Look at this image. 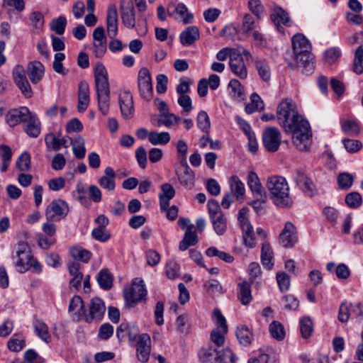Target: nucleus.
<instances>
[{"label": "nucleus", "mask_w": 363, "mask_h": 363, "mask_svg": "<svg viewBox=\"0 0 363 363\" xmlns=\"http://www.w3.org/2000/svg\"><path fill=\"white\" fill-rule=\"evenodd\" d=\"M266 186L269 192L270 199L276 206L284 208L292 205L289 185L284 177L272 176L267 179Z\"/></svg>", "instance_id": "obj_3"}, {"label": "nucleus", "mask_w": 363, "mask_h": 363, "mask_svg": "<svg viewBox=\"0 0 363 363\" xmlns=\"http://www.w3.org/2000/svg\"><path fill=\"white\" fill-rule=\"evenodd\" d=\"M243 242L245 247L254 248L259 246V241L257 240V236L255 235L253 230L250 232L242 233Z\"/></svg>", "instance_id": "obj_58"}, {"label": "nucleus", "mask_w": 363, "mask_h": 363, "mask_svg": "<svg viewBox=\"0 0 363 363\" xmlns=\"http://www.w3.org/2000/svg\"><path fill=\"white\" fill-rule=\"evenodd\" d=\"M170 113H163L159 117L152 118L151 122L152 125L156 127H160L162 125H164L167 128H169L172 125V121H171L169 116Z\"/></svg>", "instance_id": "obj_61"}, {"label": "nucleus", "mask_w": 363, "mask_h": 363, "mask_svg": "<svg viewBox=\"0 0 363 363\" xmlns=\"http://www.w3.org/2000/svg\"><path fill=\"white\" fill-rule=\"evenodd\" d=\"M198 242V236L196 234V230H192L190 227L187 232H185L182 240L179 243V250H187L189 247L194 246Z\"/></svg>", "instance_id": "obj_37"}, {"label": "nucleus", "mask_w": 363, "mask_h": 363, "mask_svg": "<svg viewBox=\"0 0 363 363\" xmlns=\"http://www.w3.org/2000/svg\"><path fill=\"white\" fill-rule=\"evenodd\" d=\"M148 140L153 145H166L170 140V135L167 132L151 131L148 135Z\"/></svg>", "instance_id": "obj_39"}, {"label": "nucleus", "mask_w": 363, "mask_h": 363, "mask_svg": "<svg viewBox=\"0 0 363 363\" xmlns=\"http://www.w3.org/2000/svg\"><path fill=\"white\" fill-rule=\"evenodd\" d=\"M325 220L332 225H335L337 223L340 213L338 211L332 206H325L322 211Z\"/></svg>", "instance_id": "obj_49"}, {"label": "nucleus", "mask_w": 363, "mask_h": 363, "mask_svg": "<svg viewBox=\"0 0 363 363\" xmlns=\"http://www.w3.org/2000/svg\"><path fill=\"white\" fill-rule=\"evenodd\" d=\"M115 177L116 173L113 169L107 167L104 169V175L98 179V183L103 189L112 191L116 187Z\"/></svg>", "instance_id": "obj_24"}, {"label": "nucleus", "mask_w": 363, "mask_h": 363, "mask_svg": "<svg viewBox=\"0 0 363 363\" xmlns=\"http://www.w3.org/2000/svg\"><path fill=\"white\" fill-rule=\"evenodd\" d=\"M138 88L140 95L143 99L151 100L153 95L152 78L149 69L146 67L141 68L138 72Z\"/></svg>", "instance_id": "obj_7"}, {"label": "nucleus", "mask_w": 363, "mask_h": 363, "mask_svg": "<svg viewBox=\"0 0 363 363\" xmlns=\"http://www.w3.org/2000/svg\"><path fill=\"white\" fill-rule=\"evenodd\" d=\"M298 242L297 230L295 225L288 221L279 236V242L282 247L292 248Z\"/></svg>", "instance_id": "obj_10"}, {"label": "nucleus", "mask_w": 363, "mask_h": 363, "mask_svg": "<svg viewBox=\"0 0 363 363\" xmlns=\"http://www.w3.org/2000/svg\"><path fill=\"white\" fill-rule=\"evenodd\" d=\"M271 19L278 28L281 24L286 26H290L289 14L280 7L274 9L273 13L271 15Z\"/></svg>", "instance_id": "obj_36"}, {"label": "nucleus", "mask_w": 363, "mask_h": 363, "mask_svg": "<svg viewBox=\"0 0 363 363\" xmlns=\"http://www.w3.org/2000/svg\"><path fill=\"white\" fill-rule=\"evenodd\" d=\"M118 18L115 4H110L107 9L106 30L110 38H115L118 34Z\"/></svg>", "instance_id": "obj_15"}, {"label": "nucleus", "mask_w": 363, "mask_h": 363, "mask_svg": "<svg viewBox=\"0 0 363 363\" xmlns=\"http://www.w3.org/2000/svg\"><path fill=\"white\" fill-rule=\"evenodd\" d=\"M30 26L35 30H42L44 26V16L39 11H34L29 17Z\"/></svg>", "instance_id": "obj_59"}, {"label": "nucleus", "mask_w": 363, "mask_h": 363, "mask_svg": "<svg viewBox=\"0 0 363 363\" xmlns=\"http://www.w3.org/2000/svg\"><path fill=\"white\" fill-rule=\"evenodd\" d=\"M216 233L218 235H223L227 229V219L224 214L210 218Z\"/></svg>", "instance_id": "obj_41"}, {"label": "nucleus", "mask_w": 363, "mask_h": 363, "mask_svg": "<svg viewBox=\"0 0 363 363\" xmlns=\"http://www.w3.org/2000/svg\"><path fill=\"white\" fill-rule=\"evenodd\" d=\"M94 82L99 110L102 115L106 116L110 106V86L106 69L101 62L95 66Z\"/></svg>", "instance_id": "obj_2"}, {"label": "nucleus", "mask_w": 363, "mask_h": 363, "mask_svg": "<svg viewBox=\"0 0 363 363\" xmlns=\"http://www.w3.org/2000/svg\"><path fill=\"white\" fill-rule=\"evenodd\" d=\"M46 147L55 151L60 150L62 147H67V139L66 138H59L54 133H50L45 137Z\"/></svg>", "instance_id": "obj_29"}, {"label": "nucleus", "mask_w": 363, "mask_h": 363, "mask_svg": "<svg viewBox=\"0 0 363 363\" xmlns=\"http://www.w3.org/2000/svg\"><path fill=\"white\" fill-rule=\"evenodd\" d=\"M269 330L272 337L279 341L284 340L285 337L286 333L284 325L279 321L274 320L271 323L269 326Z\"/></svg>", "instance_id": "obj_44"}, {"label": "nucleus", "mask_w": 363, "mask_h": 363, "mask_svg": "<svg viewBox=\"0 0 363 363\" xmlns=\"http://www.w3.org/2000/svg\"><path fill=\"white\" fill-rule=\"evenodd\" d=\"M168 12L169 16L178 14L184 24L191 23L194 18L191 13H188L186 6L182 3L169 6Z\"/></svg>", "instance_id": "obj_25"}, {"label": "nucleus", "mask_w": 363, "mask_h": 363, "mask_svg": "<svg viewBox=\"0 0 363 363\" xmlns=\"http://www.w3.org/2000/svg\"><path fill=\"white\" fill-rule=\"evenodd\" d=\"M25 123H27L25 127L26 133L33 138H37L40 133V123L35 113L30 112V117Z\"/></svg>", "instance_id": "obj_32"}, {"label": "nucleus", "mask_w": 363, "mask_h": 363, "mask_svg": "<svg viewBox=\"0 0 363 363\" xmlns=\"http://www.w3.org/2000/svg\"><path fill=\"white\" fill-rule=\"evenodd\" d=\"M175 196V190L173 186L165 183L161 186V193L159 194L160 206L162 212L166 211L169 206V201Z\"/></svg>", "instance_id": "obj_22"}, {"label": "nucleus", "mask_w": 363, "mask_h": 363, "mask_svg": "<svg viewBox=\"0 0 363 363\" xmlns=\"http://www.w3.org/2000/svg\"><path fill=\"white\" fill-rule=\"evenodd\" d=\"M262 143L268 152H277L281 143V135L279 130L276 127L265 128L262 133Z\"/></svg>", "instance_id": "obj_8"}, {"label": "nucleus", "mask_w": 363, "mask_h": 363, "mask_svg": "<svg viewBox=\"0 0 363 363\" xmlns=\"http://www.w3.org/2000/svg\"><path fill=\"white\" fill-rule=\"evenodd\" d=\"M119 105L122 115L130 118L133 114V101L130 91H125L119 95Z\"/></svg>", "instance_id": "obj_19"}, {"label": "nucleus", "mask_w": 363, "mask_h": 363, "mask_svg": "<svg viewBox=\"0 0 363 363\" xmlns=\"http://www.w3.org/2000/svg\"><path fill=\"white\" fill-rule=\"evenodd\" d=\"M277 118L284 130L292 134V142L298 150L306 151L309 148L312 137L309 123L298 113L291 99H286L279 104Z\"/></svg>", "instance_id": "obj_1"}, {"label": "nucleus", "mask_w": 363, "mask_h": 363, "mask_svg": "<svg viewBox=\"0 0 363 363\" xmlns=\"http://www.w3.org/2000/svg\"><path fill=\"white\" fill-rule=\"evenodd\" d=\"M105 311L104 301L99 298H93L91 300L89 313H86V310H85L84 320L88 323H92L94 320H100L104 316Z\"/></svg>", "instance_id": "obj_12"}, {"label": "nucleus", "mask_w": 363, "mask_h": 363, "mask_svg": "<svg viewBox=\"0 0 363 363\" xmlns=\"http://www.w3.org/2000/svg\"><path fill=\"white\" fill-rule=\"evenodd\" d=\"M176 174L179 182L189 189L194 185V172L189 167L185 158H182L180 166L176 168Z\"/></svg>", "instance_id": "obj_11"}, {"label": "nucleus", "mask_w": 363, "mask_h": 363, "mask_svg": "<svg viewBox=\"0 0 363 363\" xmlns=\"http://www.w3.org/2000/svg\"><path fill=\"white\" fill-rule=\"evenodd\" d=\"M147 290L144 281L140 278H135L132 286L124 289L123 296L129 307L135 305L145 298Z\"/></svg>", "instance_id": "obj_4"}, {"label": "nucleus", "mask_w": 363, "mask_h": 363, "mask_svg": "<svg viewBox=\"0 0 363 363\" xmlns=\"http://www.w3.org/2000/svg\"><path fill=\"white\" fill-rule=\"evenodd\" d=\"M196 124L198 128L203 132L208 133L211 123L209 117L206 111H201L199 112L196 118Z\"/></svg>", "instance_id": "obj_51"}, {"label": "nucleus", "mask_w": 363, "mask_h": 363, "mask_svg": "<svg viewBox=\"0 0 363 363\" xmlns=\"http://www.w3.org/2000/svg\"><path fill=\"white\" fill-rule=\"evenodd\" d=\"M292 46L294 54L311 50V45L309 40L301 33L293 36Z\"/></svg>", "instance_id": "obj_28"}, {"label": "nucleus", "mask_w": 363, "mask_h": 363, "mask_svg": "<svg viewBox=\"0 0 363 363\" xmlns=\"http://www.w3.org/2000/svg\"><path fill=\"white\" fill-rule=\"evenodd\" d=\"M150 337L147 333H143L139 335L136 344L137 357L141 362L148 361L151 351Z\"/></svg>", "instance_id": "obj_14"}, {"label": "nucleus", "mask_w": 363, "mask_h": 363, "mask_svg": "<svg viewBox=\"0 0 363 363\" xmlns=\"http://www.w3.org/2000/svg\"><path fill=\"white\" fill-rule=\"evenodd\" d=\"M69 211L68 203L62 199L52 201L45 209L48 220L60 221L65 218Z\"/></svg>", "instance_id": "obj_6"}, {"label": "nucleus", "mask_w": 363, "mask_h": 363, "mask_svg": "<svg viewBox=\"0 0 363 363\" xmlns=\"http://www.w3.org/2000/svg\"><path fill=\"white\" fill-rule=\"evenodd\" d=\"M353 176L347 172L340 173L337 177L339 186L342 189H350L353 183Z\"/></svg>", "instance_id": "obj_62"}, {"label": "nucleus", "mask_w": 363, "mask_h": 363, "mask_svg": "<svg viewBox=\"0 0 363 363\" xmlns=\"http://www.w3.org/2000/svg\"><path fill=\"white\" fill-rule=\"evenodd\" d=\"M85 310L86 308L84 307V302L79 296H74L70 300L69 311L74 312V315H75L77 318L80 317L81 315L84 316Z\"/></svg>", "instance_id": "obj_38"}, {"label": "nucleus", "mask_w": 363, "mask_h": 363, "mask_svg": "<svg viewBox=\"0 0 363 363\" xmlns=\"http://www.w3.org/2000/svg\"><path fill=\"white\" fill-rule=\"evenodd\" d=\"M230 194H234L238 200L242 199L245 193V185L238 176H232L229 179Z\"/></svg>", "instance_id": "obj_33"}, {"label": "nucleus", "mask_w": 363, "mask_h": 363, "mask_svg": "<svg viewBox=\"0 0 363 363\" xmlns=\"http://www.w3.org/2000/svg\"><path fill=\"white\" fill-rule=\"evenodd\" d=\"M65 59V55L62 52H57L55 55L54 61L52 63V68L54 71L62 75H66L68 70L65 69L62 65V61Z\"/></svg>", "instance_id": "obj_53"}, {"label": "nucleus", "mask_w": 363, "mask_h": 363, "mask_svg": "<svg viewBox=\"0 0 363 363\" xmlns=\"http://www.w3.org/2000/svg\"><path fill=\"white\" fill-rule=\"evenodd\" d=\"M342 130L350 136H357L359 133V125L353 121L347 120L341 123Z\"/></svg>", "instance_id": "obj_48"}, {"label": "nucleus", "mask_w": 363, "mask_h": 363, "mask_svg": "<svg viewBox=\"0 0 363 363\" xmlns=\"http://www.w3.org/2000/svg\"><path fill=\"white\" fill-rule=\"evenodd\" d=\"M236 337L239 343L244 347L250 345L253 340V334L246 325L237 328Z\"/></svg>", "instance_id": "obj_34"}, {"label": "nucleus", "mask_w": 363, "mask_h": 363, "mask_svg": "<svg viewBox=\"0 0 363 363\" xmlns=\"http://www.w3.org/2000/svg\"><path fill=\"white\" fill-rule=\"evenodd\" d=\"M120 12L123 24L128 28L135 27V9L132 2H128L126 5H121Z\"/></svg>", "instance_id": "obj_18"}, {"label": "nucleus", "mask_w": 363, "mask_h": 363, "mask_svg": "<svg viewBox=\"0 0 363 363\" xmlns=\"http://www.w3.org/2000/svg\"><path fill=\"white\" fill-rule=\"evenodd\" d=\"M90 91L89 84L86 81H82L78 89V106L79 112L86 110L90 101Z\"/></svg>", "instance_id": "obj_20"}, {"label": "nucleus", "mask_w": 363, "mask_h": 363, "mask_svg": "<svg viewBox=\"0 0 363 363\" xmlns=\"http://www.w3.org/2000/svg\"><path fill=\"white\" fill-rule=\"evenodd\" d=\"M253 198L254 200L250 203V205L252 206L257 214H263L264 213V204L266 203L267 199V194L255 196Z\"/></svg>", "instance_id": "obj_52"}, {"label": "nucleus", "mask_w": 363, "mask_h": 363, "mask_svg": "<svg viewBox=\"0 0 363 363\" xmlns=\"http://www.w3.org/2000/svg\"><path fill=\"white\" fill-rule=\"evenodd\" d=\"M30 117V111L26 106L10 110L6 115V121L10 127H14L20 123H24Z\"/></svg>", "instance_id": "obj_13"}, {"label": "nucleus", "mask_w": 363, "mask_h": 363, "mask_svg": "<svg viewBox=\"0 0 363 363\" xmlns=\"http://www.w3.org/2000/svg\"><path fill=\"white\" fill-rule=\"evenodd\" d=\"M234 354L230 348L226 347L218 350L215 357V363H234Z\"/></svg>", "instance_id": "obj_45"}, {"label": "nucleus", "mask_w": 363, "mask_h": 363, "mask_svg": "<svg viewBox=\"0 0 363 363\" xmlns=\"http://www.w3.org/2000/svg\"><path fill=\"white\" fill-rule=\"evenodd\" d=\"M294 180L296 184L306 194L310 196L314 194V184L312 180L303 172L298 171L294 176Z\"/></svg>", "instance_id": "obj_23"}, {"label": "nucleus", "mask_w": 363, "mask_h": 363, "mask_svg": "<svg viewBox=\"0 0 363 363\" xmlns=\"http://www.w3.org/2000/svg\"><path fill=\"white\" fill-rule=\"evenodd\" d=\"M277 281L279 285V288L281 292H285L289 290L290 286V277L289 276L282 272L277 274Z\"/></svg>", "instance_id": "obj_60"}, {"label": "nucleus", "mask_w": 363, "mask_h": 363, "mask_svg": "<svg viewBox=\"0 0 363 363\" xmlns=\"http://www.w3.org/2000/svg\"><path fill=\"white\" fill-rule=\"evenodd\" d=\"M33 326L36 335L44 342L48 343L51 337L48 332V326L40 319H34Z\"/></svg>", "instance_id": "obj_35"}, {"label": "nucleus", "mask_w": 363, "mask_h": 363, "mask_svg": "<svg viewBox=\"0 0 363 363\" xmlns=\"http://www.w3.org/2000/svg\"><path fill=\"white\" fill-rule=\"evenodd\" d=\"M13 78L16 85L26 98L32 97L33 92L22 66H16L13 70Z\"/></svg>", "instance_id": "obj_9"}, {"label": "nucleus", "mask_w": 363, "mask_h": 363, "mask_svg": "<svg viewBox=\"0 0 363 363\" xmlns=\"http://www.w3.org/2000/svg\"><path fill=\"white\" fill-rule=\"evenodd\" d=\"M251 104H247L245 106V111L251 114L258 110H262L264 108V104L262 99L258 94L254 93L250 97Z\"/></svg>", "instance_id": "obj_46"}, {"label": "nucleus", "mask_w": 363, "mask_h": 363, "mask_svg": "<svg viewBox=\"0 0 363 363\" xmlns=\"http://www.w3.org/2000/svg\"><path fill=\"white\" fill-rule=\"evenodd\" d=\"M230 67L231 71L240 79H245L247 76V71L243 61L242 57L233 52L230 55Z\"/></svg>", "instance_id": "obj_16"}, {"label": "nucleus", "mask_w": 363, "mask_h": 363, "mask_svg": "<svg viewBox=\"0 0 363 363\" xmlns=\"http://www.w3.org/2000/svg\"><path fill=\"white\" fill-rule=\"evenodd\" d=\"M255 67L261 79L267 82L271 78V71L268 62L263 59H257L255 61Z\"/></svg>", "instance_id": "obj_40"}, {"label": "nucleus", "mask_w": 363, "mask_h": 363, "mask_svg": "<svg viewBox=\"0 0 363 363\" xmlns=\"http://www.w3.org/2000/svg\"><path fill=\"white\" fill-rule=\"evenodd\" d=\"M352 70L357 74L363 73V45L359 46L354 52Z\"/></svg>", "instance_id": "obj_43"}, {"label": "nucleus", "mask_w": 363, "mask_h": 363, "mask_svg": "<svg viewBox=\"0 0 363 363\" xmlns=\"http://www.w3.org/2000/svg\"><path fill=\"white\" fill-rule=\"evenodd\" d=\"M16 257L15 267L18 272L24 273L31 269L34 272L41 270L40 263L33 258L31 251H17Z\"/></svg>", "instance_id": "obj_5"}, {"label": "nucleus", "mask_w": 363, "mask_h": 363, "mask_svg": "<svg viewBox=\"0 0 363 363\" xmlns=\"http://www.w3.org/2000/svg\"><path fill=\"white\" fill-rule=\"evenodd\" d=\"M0 157L2 159V163L0 165V170L4 172L8 169L11 162L12 157L11 148L7 145H0Z\"/></svg>", "instance_id": "obj_42"}, {"label": "nucleus", "mask_w": 363, "mask_h": 363, "mask_svg": "<svg viewBox=\"0 0 363 363\" xmlns=\"http://www.w3.org/2000/svg\"><path fill=\"white\" fill-rule=\"evenodd\" d=\"M218 350L211 347L201 348L199 352V357L202 363L211 362L215 363V357Z\"/></svg>", "instance_id": "obj_47"}, {"label": "nucleus", "mask_w": 363, "mask_h": 363, "mask_svg": "<svg viewBox=\"0 0 363 363\" xmlns=\"http://www.w3.org/2000/svg\"><path fill=\"white\" fill-rule=\"evenodd\" d=\"M180 42L184 46L191 45L199 38V31L196 26H189L181 33Z\"/></svg>", "instance_id": "obj_27"}, {"label": "nucleus", "mask_w": 363, "mask_h": 363, "mask_svg": "<svg viewBox=\"0 0 363 363\" xmlns=\"http://www.w3.org/2000/svg\"><path fill=\"white\" fill-rule=\"evenodd\" d=\"M16 167L21 172H26L30 168V156L27 152H23L16 161Z\"/></svg>", "instance_id": "obj_57"}, {"label": "nucleus", "mask_w": 363, "mask_h": 363, "mask_svg": "<svg viewBox=\"0 0 363 363\" xmlns=\"http://www.w3.org/2000/svg\"><path fill=\"white\" fill-rule=\"evenodd\" d=\"M350 315V306L347 301L341 303L339 312H338V320L341 323H347L349 320Z\"/></svg>", "instance_id": "obj_63"}, {"label": "nucleus", "mask_w": 363, "mask_h": 363, "mask_svg": "<svg viewBox=\"0 0 363 363\" xmlns=\"http://www.w3.org/2000/svg\"><path fill=\"white\" fill-rule=\"evenodd\" d=\"M251 284L247 280L238 284V298L243 305H247L252 301Z\"/></svg>", "instance_id": "obj_31"}, {"label": "nucleus", "mask_w": 363, "mask_h": 363, "mask_svg": "<svg viewBox=\"0 0 363 363\" xmlns=\"http://www.w3.org/2000/svg\"><path fill=\"white\" fill-rule=\"evenodd\" d=\"M300 330L303 338H308L313 332V323L309 317H303L300 319Z\"/></svg>", "instance_id": "obj_55"}, {"label": "nucleus", "mask_w": 363, "mask_h": 363, "mask_svg": "<svg viewBox=\"0 0 363 363\" xmlns=\"http://www.w3.org/2000/svg\"><path fill=\"white\" fill-rule=\"evenodd\" d=\"M345 201L350 208H357L361 206L362 199L360 194L353 191L347 194Z\"/></svg>", "instance_id": "obj_56"}, {"label": "nucleus", "mask_w": 363, "mask_h": 363, "mask_svg": "<svg viewBox=\"0 0 363 363\" xmlns=\"http://www.w3.org/2000/svg\"><path fill=\"white\" fill-rule=\"evenodd\" d=\"M8 347L11 351L19 352L26 345L25 340L22 338H19L18 335H16L8 342Z\"/></svg>", "instance_id": "obj_64"}, {"label": "nucleus", "mask_w": 363, "mask_h": 363, "mask_svg": "<svg viewBox=\"0 0 363 363\" xmlns=\"http://www.w3.org/2000/svg\"><path fill=\"white\" fill-rule=\"evenodd\" d=\"M26 73L30 82L35 84L43 79L45 67L40 61L30 62L26 67Z\"/></svg>", "instance_id": "obj_17"}, {"label": "nucleus", "mask_w": 363, "mask_h": 363, "mask_svg": "<svg viewBox=\"0 0 363 363\" xmlns=\"http://www.w3.org/2000/svg\"><path fill=\"white\" fill-rule=\"evenodd\" d=\"M247 272L249 277L248 281L250 284L256 282V280L259 279L262 274V270L259 263L255 262L249 264Z\"/></svg>", "instance_id": "obj_50"}, {"label": "nucleus", "mask_w": 363, "mask_h": 363, "mask_svg": "<svg viewBox=\"0 0 363 363\" xmlns=\"http://www.w3.org/2000/svg\"><path fill=\"white\" fill-rule=\"evenodd\" d=\"M295 60L298 66L303 69V72L307 74L311 73L314 69V57L311 50L294 54Z\"/></svg>", "instance_id": "obj_21"}, {"label": "nucleus", "mask_w": 363, "mask_h": 363, "mask_svg": "<svg viewBox=\"0 0 363 363\" xmlns=\"http://www.w3.org/2000/svg\"><path fill=\"white\" fill-rule=\"evenodd\" d=\"M96 281L101 289L108 291L113 286V277L107 268H104L98 273Z\"/></svg>", "instance_id": "obj_30"}, {"label": "nucleus", "mask_w": 363, "mask_h": 363, "mask_svg": "<svg viewBox=\"0 0 363 363\" xmlns=\"http://www.w3.org/2000/svg\"><path fill=\"white\" fill-rule=\"evenodd\" d=\"M247 183L252 196L267 194L257 174L255 172L251 171L248 173Z\"/></svg>", "instance_id": "obj_26"}, {"label": "nucleus", "mask_w": 363, "mask_h": 363, "mask_svg": "<svg viewBox=\"0 0 363 363\" xmlns=\"http://www.w3.org/2000/svg\"><path fill=\"white\" fill-rule=\"evenodd\" d=\"M67 26V19L65 16H60L57 18L52 19L50 28L57 35H62L65 33Z\"/></svg>", "instance_id": "obj_54"}]
</instances>
